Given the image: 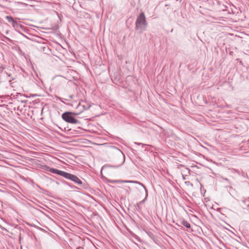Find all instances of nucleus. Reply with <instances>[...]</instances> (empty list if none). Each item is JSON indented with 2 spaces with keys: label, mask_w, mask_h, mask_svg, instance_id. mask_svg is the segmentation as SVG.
Segmentation results:
<instances>
[{
  "label": "nucleus",
  "mask_w": 249,
  "mask_h": 249,
  "mask_svg": "<svg viewBox=\"0 0 249 249\" xmlns=\"http://www.w3.org/2000/svg\"><path fill=\"white\" fill-rule=\"evenodd\" d=\"M212 208L214 209V210L218 211V208L217 207V203H216L215 205H213Z\"/></svg>",
  "instance_id": "1a4fd4ad"
},
{
  "label": "nucleus",
  "mask_w": 249,
  "mask_h": 249,
  "mask_svg": "<svg viewBox=\"0 0 249 249\" xmlns=\"http://www.w3.org/2000/svg\"><path fill=\"white\" fill-rule=\"evenodd\" d=\"M90 106L87 104L84 101L80 102L77 107V109H79V112L78 113H74L75 115H78L85 110L89 109Z\"/></svg>",
  "instance_id": "39448f33"
},
{
  "label": "nucleus",
  "mask_w": 249,
  "mask_h": 249,
  "mask_svg": "<svg viewBox=\"0 0 249 249\" xmlns=\"http://www.w3.org/2000/svg\"><path fill=\"white\" fill-rule=\"evenodd\" d=\"M111 149L112 152L116 153L118 156H120L123 158V161L121 165L123 164L124 162V161H125V156H124V154L123 153V152L120 149H119V148H118L116 147L113 146L111 147Z\"/></svg>",
  "instance_id": "423d86ee"
},
{
  "label": "nucleus",
  "mask_w": 249,
  "mask_h": 249,
  "mask_svg": "<svg viewBox=\"0 0 249 249\" xmlns=\"http://www.w3.org/2000/svg\"><path fill=\"white\" fill-rule=\"evenodd\" d=\"M111 182H116V183H135L138 184L140 185H141L142 188L143 189V190L145 191L146 193V196H148V191L145 187L144 186V185L141 182L138 181H134V180H112L111 181Z\"/></svg>",
  "instance_id": "20e7f679"
},
{
  "label": "nucleus",
  "mask_w": 249,
  "mask_h": 249,
  "mask_svg": "<svg viewBox=\"0 0 249 249\" xmlns=\"http://www.w3.org/2000/svg\"><path fill=\"white\" fill-rule=\"evenodd\" d=\"M181 224L185 226V227L186 228H190L191 226H190V224H189V223H188L187 221L186 220H182V222H181Z\"/></svg>",
  "instance_id": "6e6552de"
},
{
  "label": "nucleus",
  "mask_w": 249,
  "mask_h": 249,
  "mask_svg": "<svg viewBox=\"0 0 249 249\" xmlns=\"http://www.w3.org/2000/svg\"><path fill=\"white\" fill-rule=\"evenodd\" d=\"M74 97V95H71L70 96V98H71V99H72Z\"/></svg>",
  "instance_id": "9b49d317"
},
{
  "label": "nucleus",
  "mask_w": 249,
  "mask_h": 249,
  "mask_svg": "<svg viewBox=\"0 0 249 249\" xmlns=\"http://www.w3.org/2000/svg\"><path fill=\"white\" fill-rule=\"evenodd\" d=\"M5 38L9 41H11V40L7 37L5 36Z\"/></svg>",
  "instance_id": "f8f14e48"
},
{
  "label": "nucleus",
  "mask_w": 249,
  "mask_h": 249,
  "mask_svg": "<svg viewBox=\"0 0 249 249\" xmlns=\"http://www.w3.org/2000/svg\"><path fill=\"white\" fill-rule=\"evenodd\" d=\"M135 24L136 30L140 31L141 32H143L146 30L147 23L144 13L141 12L137 17Z\"/></svg>",
  "instance_id": "f03ea898"
},
{
  "label": "nucleus",
  "mask_w": 249,
  "mask_h": 249,
  "mask_svg": "<svg viewBox=\"0 0 249 249\" xmlns=\"http://www.w3.org/2000/svg\"><path fill=\"white\" fill-rule=\"evenodd\" d=\"M135 143L136 144H138L139 145H142L143 146L144 145L142 143L135 142Z\"/></svg>",
  "instance_id": "9d476101"
},
{
  "label": "nucleus",
  "mask_w": 249,
  "mask_h": 249,
  "mask_svg": "<svg viewBox=\"0 0 249 249\" xmlns=\"http://www.w3.org/2000/svg\"><path fill=\"white\" fill-rule=\"evenodd\" d=\"M45 169L47 171H49L52 173L59 175L65 178L66 179L71 180L78 185H81L83 184L82 181L75 175L71 174L70 173L61 170H58L57 169L51 168L47 166H45Z\"/></svg>",
  "instance_id": "f257e3e1"
},
{
  "label": "nucleus",
  "mask_w": 249,
  "mask_h": 249,
  "mask_svg": "<svg viewBox=\"0 0 249 249\" xmlns=\"http://www.w3.org/2000/svg\"><path fill=\"white\" fill-rule=\"evenodd\" d=\"M72 113L71 112H66L62 114V119L67 123L72 124H76L79 123L78 120L76 119L72 115Z\"/></svg>",
  "instance_id": "7ed1b4c3"
},
{
  "label": "nucleus",
  "mask_w": 249,
  "mask_h": 249,
  "mask_svg": "<svg viewBox=\"0 0 249 249\" xmlns=\"http://www.w3.org/2000/svg\"><path fill=\"white\" fill-rule=\"evenodd\" d=\"M6 19L9 22L12 23V26L15 27L16 25H18V22L14 20V19L11 16H7L5 17Z\"/></svg>",
  "instance_id": "0eeeda50"
}]
</instances>
